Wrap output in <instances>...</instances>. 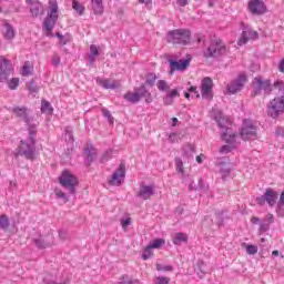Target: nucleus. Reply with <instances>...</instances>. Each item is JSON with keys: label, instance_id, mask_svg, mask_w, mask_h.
I'll return each mask as SVG.
<instances>
[{"label": "nucleus", "instance_id": "obj_1", "mask_svg": "<svg viewBox=\"0 0 284 284\" xmlns=\"http://www.w3.org/2000/svg\"><path fill=\"white\" fill-rule=\"evenodd\" d=\"M37 130L29 128L28 140H21L20 145L16 149V159L24 156L28 161H34V152H37Z\"/></svg>", "mask_w": 284, "mask_h": 284}, {"label": "nucleus", "instance_id": "obj_2", "mask_svg": "<svg viewBox=\"0 0 284 284\" xmlns=\"http://www.w3.org/2000/svg\"><path fill=\"white\" fill-rule=\"evenodd\" d=\"M274 88L277 90L276 97L267 105V114L271 119H278L284 114V82L275 81Z\"/></svg>", "mask_w": 284, "mask_h": 284}, {"label": "nucleus", "instance_id": "obj_3", "mask_svg": "<svg viewBox=\"0 0 284 284\" xmlns=\"http://www.w3.org/2000/svg\"><path fill=\"white\" fill-rule=\"evenodd\" d=\"M192 32L186 29H175L169 31L166 34L168 43H173L174 45H187L191 41Z\"/></svg>", "mask_w": 284, "mask_h": 284}, {"label": "nucleus", "instance_id": "obj_4", "mask_svg": "<svg viewBox=\"0 0 284 284\" xmlns=\"http://www.w3.org/2000/svg\"><path fill=\"white\" fill-rule=\"evenodd\" d=\"M59 183L62 185L64 190L68 191V194H72L74 196L77 194V186L79 185V179L75 178L70 171H62Z\"/></svg>", "mask_w": 284, "mask_h": 284}, {"label": "nucleus", "instance_id": "obj_5", "mask_svg": "<svg viewBox=\"0 0 284 284\" xmlns=\"http://www.w3.org/2000/svg\"><path fill=\"white\" fill-rule=\"evenodd\" d=\"M123 99L130 103H139L141 99H144L145 103H152V93H150L145 84H141L140 88L135 89V92L125 93Z\"/></svg>", "mask_w": 284, "mask_h": 284}, {"label": "nucleus", "instance_id": "obj_6", "mask_svg": "<svg viewBox=\"0 0 284 284\" xmlns=\"http://www.w3.org/2000/svg\"><path fill=\"white\" fill-rule=\"evenodd\" d=\"M215 121L219 128H221L222 130H225L222 132V135H221L223 141H225V143H229V144L236 143V133H230L232 132V129L225 126V124L227 123V120L223 116L222 112L216 113Z\"/></svg>", "mask_w": 284, "mask_h": 284}, {"label": "nucleus", "instance_id": "obj_7", "mask_svg": "<svg viewBox=\"0 0 284 284\" xmlns=\"http://www.w3.org/2000/svg\"><path fill=\"white\" fill-rule=\"evenodd\" d=\"M59 20V4L57 2H50V13H48L47 18L43 22V28L47 32H52L54 26H57V21Z\"/></svg>", "mask_w": 284, "mask_h": 284}, {"label": "nucleus", "instance_id": "obj_8", "mask_svg": "<svg viewBox=\"0 0 284 284\" xmlns=\"http://www.w3.org/2000/svg\"><path fill=\"white\" fill-rule=\"evenodd\" d=\"M257 129L256 125L252 122V120L246 119L243 121L242 126L240 129V136L243 141H250L252 139H256Z\"/></svg>", "mask_w": 284, "mask_h": 284}, {"label": "nucleus", "instance_id": "obj_9", "mask_svg": "<svg viewBox=\"0 0 284 284\" xmlns=\"http://www.w3.org/2000/svg\"><path fill=\"white\" fill-rule=\"evenodd\" d=\"M227 52V48L221 39L215 42H211L210 47L206 49L205 57H212L213 59H219Z\"/></svg>", "mask_w": 284, "mask_h": 284}, {"label": "nucleus", "instance_id": "obj_10", "mask_svg": "<svg viewBox=\"0 0 284 284\" xmlns=\"http://www.w3.org/2000/svg\"><path fill=\"white\" fill-rule=\"evenodd\" d=\"M253 85L255 88L253 92V97H258L261 91L263 90L266 94H272V81L271 80H263L261 77H256L253 80Z\"/></svg>", "mask_w": 284, "mask_h": 284}, {"label": "nucleus", "instance_id": "obj_11", "mask_svg": "<svg viewBox=\"0 0 284 284\" xmlns=\"http://www.w3.org/2000/svg\"><path fill=\"white\" fill-rule=\"evenodd\" d=\"M278 199V193L272 189H267L263 195L256 197L257 205H265L267 203L270 207H274L276 205V200Z\"/></svg>", "mask_w": 284, "mask_h": 284}, {"label": "nucleus", "instance_id": "obj_12", "mask_svg": "<svg viewBox=\"0 0 284 284\" xmlns=\"http://www.w3.org/2000/svg\"><path fill=\"white\" fill-rule=\"evenodd\" d=\"M123 183H125V163L121 162L109 180V185H115L119 187L123 185Z\"/></svg>", "mask_w": 284, "mask_h": 284}, {"label": "nucleus", "instance_id": "obj_13", "mask_svg": "<svg viewBox=\"0 0 284 284\" xmlns=\"http://www.w3.org/2000/svg\"><path fill=\"white\" fill-rule=\"evenodd\" d=\"M12 74V61L0 55V83H6Z\"/></svg>", "mask_w": 284, "mask_h": 284}, {"label": "nucleus", "instance_id": "obj_14", "mask_svg": "<svg viewBox=\"0 0 284 284\" xmlns=\"http://www.w3.org/2000/svg\"><path fill=\"white\" fill-rule=\"evenodd\" d=\"M245 83H247V75L240 74L235 80L227 84L229 94H236V92H241Z\"/></svg>", "mask_w": 284, "mask_h": 284}, {"label": "nucleus", "instance_id": "obj_15", "mask_svg": "<svg viewBox=\"0 0 284 284\" xmlns=\"http://www.w3.org/2000/svg\"><path fill=\"white\" fill-rule=\"evenodd\" d=\"M190 61H192V58H186L184 60H169V65L171 71L169 72V74H174V72L179 71V72H183V70H187V68H190Z\"/></svg>", "mask_w": 284, "mask_h": 284}, {"label": "nucleus", "instance_id": "obj_16", "mask_svg": "<svg viewBox=\"0 0 284 284\" xmlns=\"http://www.w3.org/2000/svg\"><path fill=\"white\" fill-rule=\"evenodd\" d=\"M11 112L18 118L21 119L27 125H29V129L32 128L34 130V125L30 124V114L29 109L27 106H13L11 109Z\"/></svg>", "mask_w": 284, "mask_h": 284}, {"label": "nucleus", "instance_id": "obj_17", "mask_svg": "<svg viewBox=\"0 0 284 284\" xmlns=\"http://www.w3.org/2000/svg\"><path fill=\"white\" fill-rule=\"evenodd\" d=\"M214 85V82L212 81V78L206 77L202 80L201 84V92H202V99H207V101H212L214 95L212 94V88Z\"/></svg>", "mask_w": 284, "mask_h": 284}, {"label": "nucleus", "instance_id": "obj_18", "mask_svg": "<svg viewBox=\"0 0 284 284\" xmlns=\"http://www.w3.org/2000/svg\"><path fill=\"white\" fill-rule=\"evenodd\" d=\"M248 10L253 14H265L267 12V7L265 6V2L263 0H251L248 2Z\"/></svg>", "mask_w": 284, "mask_h": 284}, {"label": "nucleus", "instance_id": "obj_19", "mask_svg": "<svg viewBox=\"0 0 284 284\" xmlns=\"http://www.w3.org/2000/svg\"><path fill=\"white\" fill-rule=\"evenodd\" d=\"M26 3L30 4V12L32 17H43V14H45L43 3H41L39 0H26Z\"/></svg>", "mask_w": 284, "mask_h": 284}, {"label": "nucleus", "instance_id": "obj_20", "mask_svg": "<svg viewBox=\"0 0 284 284\" xmlns=\"http://www.w3.org/2000/svg\"><path fill=\"white\" fill-rule=\"evenodd\" d=\"M251 39H258V32L250 28H245L239 40V45H245V43H247V41H250Z\"/></svg>", "mask_w": 284, "mask_h": 284}, {"label": "nucleus", "instance_id": "obj_21", "mask_svg": "<svg viewBox=\"0 0 284 284\" xmlns=\"http://www.w3.org/2000/svg\"><path fill=\"white\" fill-rule=\"evenodd\" d=\"M136 196L139 199H143V201H148L150 196H154V186L153 185H141L140 191Z\"/></svg>", "mask_w": 284, "mask_h": 284}, {"label": "nucleus", "instance_id": "obj_22", "mask_svg": "<svg viewBox=\"0 0 284 284\" xmlns=\"http://www.w3.org/2000/svg\"><path fill=\"white\" fill-rule=\"evenodd\" d=\"M84 156L85 165H92V163H94V159H97V149H94L93 145L84 148Z\"/></svg>", "mask_w": 284, "mask_h": 284}, {"label": "nucleus", "instance_id": "obj_23", "mask_svg": "<svg viewBox=\"0 0 284 284\" xmlns=\"http://www.w3.org/2000/svg\"><path fill=\"white\" fill-rule=\"evenodd\" d=\"M225 219H227V212L219 211V212H215L214 219H212L211 221L214 225H217V227H223V223L225 222Z\"/></svg>", "mask_w": 284, "mask_h": 284}, {"label": "nucleus", "instance_id": "obj_24", "mask_svg": "<svg viewBox=\"0 0 284 284\" xmlns=\"http://www.w3.org/2000/svg\"><path fill=\"white\" fill-rule=\"evenodd\" d=\"M99 85L104 88V90H116V88H119V83L110 79L100 80Z\"/></svg>", "mask_w": 284, "mask_h": 284}, {"label": "nucleus", "instance_id": "obj_25", "mask_svg": "<svg viewBox=\"0 0 284 284\" xmlns=\"http://www.w3.org/2000/svg\"><path fill=\"white\" fill-rule=\"evenodd\" d=\"M205 262H203L202 260H199L195 264V272L197 274V276H200V278H203V276H205V274H207V271L205 270Z\"/></svg>", "mask_w": 284, "mask_h": 284}, {"label": "nucleus", "instance_id": "obj_26", "mask_svg": "<svg viewBox=\"0 0 284 284\" xmlns=\"http://www.w3.org/2000/svg\"><path fill=\"white\" fill-rule=\"evenodd\" d=\"M94 14H103V0H91Z\"/></svg>", "mask_w": 284, "mask_h": 284}, {"label": "nucleus", "instance_id": "obj_27", "mask_svg": "<svg viewBox=\"0 0 284 284\" xmlns=\"http://www.w3.org/2000/svg\"><path fill=\"white\" fill-rule=\"evenodd\" d=\"M173 243L175 245H183V243H187V234L185 233H175V236L173 237Z\"/></svg>", "mask_w": 284, "mask_h": 284}, {"label": "nucleus", "instance_id": "obj_28", "mask_svg": "<svg viewBox=\"0 0 284 284\" xmlns=\"http://www.w3.org/2000/svg\"><path fill=\"white\" fill-rule=\"evenodd\" d=\"M4 28H6V32H4V39H7V41H10L14 38V28H12V24L6 22L4 23Z\"/></svg>", "mask_w": 284, "mask_h": 284}, {"label": "nucleus", "instance_id": "obj_29", "mask_svg": "<svg viewBox=\"0 0 284 284\" xmlns=\"http://www.w3.org/2000/svg\"><path fill=\"white\" fill-rule=\"evenodd\" d=\"M41 112L43 114H52L54 112V109L52 108V104L48 100H42L41 102Z\"/></svg>", "mask_w": 284, "mask_h": 284}, {"label": "nucleus", "instance_id": "obj_30", "mask_svg": "<svg viewBox=\"0 0 284 284\" xmlns=\"http://www.w3.org/2000/svg\"><path fill=\"white\" fill-rule=\"evenodd\" d=\"M189 190L192 191V190H207V186H205V183L203 182V179H199L197 180V184H195L194 182H191L189 184Z\"/></svg>", "mask_w": 284, "mask_h": 284}, {"label": "nucleus", "instance_id": "obj_31", "mask_svg": "<svg viewBox=\"0 0 284 284\" xmlns=\"http://www.w3.org/2000/svg\"><path fill=\"white\" fill-rule=\"evenodd\" d=\"M32 243H34L36 247L38 250H45V247H50L52 245L51 243L45 242V240L39 237V239H32Z\"/></svg>", "mask_w": 284, "mask_h": 284}, {"label": "nucleus", "instance_id": "obj_32", "mask_svg": "<svg viewBox=\"0 0 284 284\" xmlns=\"http://www.w3.org/2000/svg\"><path fill=\"white\" fill-rule=\"evenodd\" d=\"M72 8L73 10H75V12H78V14L83 16L85 12V7L81 3H79V1L77 0H72Z\"/></svg>", "mask_w": 284, "mask_h": 284}, {"label": "nucleus", "instance_id": "obj_33", "mask_svg": "<svg viewBox=\"0 0 284 284\" xmlns=\"http://www.w3.org/2000/svg\"><path fill=\"white\" fill-rule=\"evenodd\" d=\"M154 83H156V74L155 73H148L144 85H149V88H154Z\"/></svg>", "mask_w": 284, "mask_h": 284}, {"label": "nucleus", "instance_id": "obj_34", "mask_svg": "<svg viewBox=\"0 0 284 284\" xmlns=\"http://www.w3.org/2000/svg\"><path fill=\"white\" fill-rule=\"evenodd\" d=\"M164 244H165V240L156 239V240H153L152 242H150L149 246L152 250H160V247H163Z\"/></svg>", "mask_w": 284, "mask_h": 284}, {"label": "nucleus", "instance_id": "obj_35", "mask_svg": "<svg viewBox=\"0 0 284 284\" xmlns=\"http://www.w3.org/2000/svg\"><path fill=\"white\" fill-rule=\"evenodd\" d=\"M10 227V219L8 215H0V229L1 230H8Z\"/></svg>", "mask_w": 284, "mask_h": 284}, {"label": "nucleus", "instance_id": "obj_36", "mask_svg": "<svg viewBox=\"0 0 284 284\" xmlns=\"http://www.w3.org/2000/svg\"><path fill=\"white\" fill-rule=\"evenodd\" d=\"M220 172H222V179H225V176H230V166L225 162H220Z\"/></svg>", "mask_w": 284, "mask_h": 284}, {"label": "nucleus", "instance_id": "obj_37", "mask_svg": "<svg viewBox=\"0 0 284 284\" xmlns=\"http://www.w3.org/2000/svg\"><path fill=\"white\" fill-rule=\"evenodd\" d=\"M64 139L68 143H72L74 141V133L70 126L65 128V135Z\"/></svg>", "mask_w": 284, "mask_h": 284}, {"label": "nucleus", "instance_id": "obj_38", "mask_svg": "<svg viewBox=\"0 0 284 284\" xmlns=\"http://www.w3.org/2000/svg\"><path fill=\"white\" fill-rule=\"evenodd\" d=\"M152 246H150V245H148L145 248H144V251H143V253H142V260L143 261H148V258H152Z\"/></svg>", "mask_w": 284, "mask_h": 284}, {"label": "nucleus", "instance_id": "obj_39", "mask_svg": "<svg viewBox=\"0 0 284 284\" xmlns=\"http://www.w3.org/2000/svg\"><path fill=\"white\" fill-rule=\"evenodd\" d=\"M156 87L160 92H165V90L170 89L165 80H159Z\"/></svg>", "mask_w": 284, "mask_h": 284}, {"label": "nucleus", "instance_id": "obj_40", "mask_svg": "<svg viewBox=\"0 0 284 284\" xmlns=\"http://www.w3.org/2000/svg\"><path fill=\"white\" fill-rule=\"evenodd\" d=\"M102 114H103V116H105V119H108L110 125H112L114 123V118L112 116V113L110 112V110L102 109Z\"/></svg>", "mask_w": 284, "mask_h": 284}, {"label": "nucleus", "instance_id": "obj_41", "mask_svg": "<svg viewBox=\"0 0 284 284\" xmlns=\"http://www.w3.org/2000/svg\"><path fill=\"white\" fill-rule=\"evenodd\" d=\"M155 267H156L158 272H172V270H173L172 265L164 266V265H162L160 263H158L155 265Z\"/></svg>", "mask_w": 284, "mask_h": 284}, {"label": "nucleus", "instance_id": "obj_42", "mask_svg": "<svg viewBox=\"0 0 284 284\" xmlns=\"http://www.w3.org/2000/svg\"><path fill=\"white\" fill-rule=\"evenodd\" d=\"M71 41H72V36L65 34V36L63 37V39H60L59 43H60V45H62V48H63V45H68V43H70Z\"/></svg>", "mask_w": 284, "mask_h": 284}, {"label": "nucleus", "instance_id": "obj_43", "mask_svg": "<svg viewBox=\"0 0 284 284\" xmlns=\"http://www.w3.org/2000/svg\"><path fill=\"white\" fill-rule=\"evenodd\" d=\"M258 252V247L256 245H247L246 246V253L250 254V255H254Z\"/></svg>", "mask_w": 284, "mask_h": 284}, {"label": "nucleus", "instance_id": "obj_44", "mask_svg": "<svg viewBox=\"0 0 284 284\" xmlns=\"http://www.w3.org/2000/svg\"><path fill=\"white\" fill-rule=\"evenodd\" d=\"M10 90H16L19 88V78H12L9 82Z\"/></svg>", "mask_w": 284, "mask_h": 284}, {"label": "nucleus", "instance_id": "obj_45", "mask_svg": "<svg viewBox=\"0 0 284 284\" xmlns=\"http://www.w3.org/2000/svg\"><path fill=\"white\" fill-rule=\"evenodd\" d=\"M176 172H183V160L181 158L175 159Z\"/></svg>", "mask_w": 284, "mask_h": 284}, {"label": "nucleus", "instance_id": "obj_46", "mask_svg": "<svg viewBox=\"0 0 284 284\" xmlns=\"http://www.w3.org/2000/svg\"><path fill=\"white\" fill-rule=\"evenodd\" d=\"M260 232L265 234V232H270V224L266 222L260 223Z\"/></svg>", "mask_w": 284, "mask_h": 284}, {"label": "nucleus", "instance_id": "obj_47", "mask_svg": "<svg viewBox=\"0 0 284 284\" xmlns=\"http://www.w3.org/2000/svg\"><path fill=\"white\" fill-rule=\"evenodd\" d=\"M30 65H28V62L24 63L23 68H22V77H30Z\"/></svg>", "mask_w": 284, "mask_h": 284}, {"label": "nucleus", "instance_id": "obj_48", "mask_svg": "<svg viewBox=\"0 0 284 284\" xmlns=\"http://www.w3.org/2000/svg\"><path fill=\"white\" fill-rule=\"evenodd\" d=\"M28 90L30 92H39V87H37V84H34V81H30L28 83Z\"/></svg>", "mask_w": 284, "mask_h": 284}, {"label": "nucleus", "instance_id": "obj_49", "mask_svg": "<svg viewBox=\"0 0 284 284\" xmlns=\"http://www.w3.org/2000/svg\"><path fill=\"white\" fill-rule=\"evenodd\" d=\"M55 196H57L58 199H63V200H64V203H68V201H70V200L68 199V195H65V193H63L62 191H55Z\"/></svg>", "mask_w": 284, "mask_h": 284}, {"label": "nucleus", "instance_id": "obj_50", "mask_svg": "<svg viewBox=\"0 0 284 284\" xmlns=\"http://www.w3.org/2000/svg\"><path fill=\"white\" fill-rule=\"evenodd\" d=\"M220 152L222 154H230V152H232V146L231 145H223L221 149H220Z\"/></svg>", "mask_w": 284, "mask_h": 284}, {"label": "nucleus", "instance_id": "obj_51", "mask_svg": "<svg viewBox=\"0 0 284 284\" xmlns=\"http://www.w3.org/2000/svg\"><path fill=\"white\" fill-rule=\"evenodd\" d=\"M90 55H92V57H99V49L97 48V45H94V44H91L90 45Z\"/></svg>", "mask_w": 284, "mask_h": 284}, {"label": "nucleus", "instance_id": "obj_52", "mask_svg": "<svg viewBox=\"0 0 284 284\" xmlns=\"http://www.w3.org/2000/svg\"><path fill=\"white\" fill-rule=\"evenodd\" d=\"M52 63L53 65L57 68L58 65H60L61 63V57H59V54H53V58H52Z\"/></svg>", "mask_w": 284, "mask_h": 284}, {"label": "nucleus", "instance_id": "obj_53", "mask_svg": "<svg viewBox=\"0 0 284 284\" xmlns=\"http://www.w3.org/2000/svg\"><path fill=\"white\" fill-rule=\"evenodd\" d=\"M166 95L170 97L171 99H174L176 97H181V93H179V90L174 89L168 92Z\"/></svg>", "mask_w": 284, "mask_h": 284}, {"label": "nucleus", "instance_id": "obj_54", "mask_svg": "<svg viewBox=\"0 0 284 284\" xmlns=\"http://www.w3.org/2000/svg\"><path fill=\"white\" fill-rule=\"evenodd\" d=\"M264 221V223H268V225H272V223H274V215L272 213L266 214Z\"/></svg>", "mask_w": 284, "mask_h": 284}, {"label": "nucleus", "instance_id": "obj_55", "mask_svg": "<svg viewBox=\"0 0 284 284\" xmlns=\"http://www.w3.org/2000/svg\"><path fill=\"white\" fill-rule=\"evenodd\" d=\"M156 278H158V282L155 284H168V283H170V277L160 276V277H156Z\"/></svg>", "mask_w": 284, "mask_h": 284}, {"label": "nucleus", "instance_id": "obj_56", "mask_svg": "<svg viewBox=\"0 0 284 284\" xmlns=\"http://www.w3.org/2000/svg\"><path fill=\"white\" fill-rule=\"evenodd\" d=\"M276 214H277V216H284V205H281L277 203Z\"/></svg>", "mask_w": 284, "mask_h": 284}, {"label": "nucleus", "instance_id": "obj_57", "mask_svg": "<svg viewBox=\"0 0 284 284\" xmlns=\"http://www.w3.org/2000/svg\"><path fill=\"white\" fill-rule=\"evenodd\" d=\"M59 237H60L62 241H65V239H68V231H65V230H60V231H59Z\"/></svg>", "mask_w": 284, "mask_h": 284}, {"label": "nucleus", "instance_id": "obj_58", "mask_svg": "<svg viewBox=\"0 0 284 284\" xmlns=\"http://www.w3.org/2000/svg\"><path fill=\"white\" fill-rule=\"evenodd\" d=\"M172 103H174L173 98H170V95L166 94L164 98V105H172Z\"/></svg>", "mask_w": 284, "mask_h": 284}, {"label": "nucleus", "instance_id": "obj_59", "mask_svg": "<svg viewBox=\"0 0 284 284\" xmlns=\"http://www.w3.org/2000/svg\"><path fill=\"white\" fill-rule=\"evenodd\" d=\"M122 227H128V225H132V219L128 217L125 220H122Z\"/></svg>", "mask_w": 284, "mask_h": 284}, {"label": "nucleus", "instance_id": "obj_60", "mask_svg": "<svg viewBox=\"0 0 284 284\" xmlns=\"http://www.w3.org/2000/svg\"><path fill=\"white\" fill-rule=\"evenodd\" d=\"M176 3L181 8H185V6H187L190 3V1L189 0H176Z\"/></svg>", "mask_w": 284, "mask_h": 284}, {"label": "nucleus", "instance_id": "obj_61", "mask_svg": "<svg viewBox=\"0 0 284 284\" xmlns=\"http://www.w3.org/2000/svg\"><path fill=\"white\" fill-rule=\"evenodd\" d=\"M111 154H112V151H106V152L102 155V161H109Z\"/></svg>", "mask_w": 284, "mask_h": 284}, {"label": "nucleus", "instance_id": "obj_62", "mask_svg": "<svg viewBox=\"0 0 284 284\" xmlns=\"http://www.w3.org/2000/svg\"><path fill=\"white\" fill-rule=\"evenodd\" d=\"M140 3H144L146 8H152V0H139Z\"/></svg>", "mask_w": 284, "mask_h": 284}, {"label": "nucleus", "instance_id": "obj_63", "mask_svg": "<svg viewBox=\"0 0 284 284\" xmlns=\"http://www.w3.org/2000/svg\"><path fill=\"white\" fill-rule=\"evenodd\" d=\"M280 205H284V191L280 195V200L277 202Z\"/></svg>", "mask_w": 284, "mask_h": 284}, {"label": "nucleus", "instance_id": "obj_64", "mask_svg": "<svg viewBox=\"0 0 284 284\" xmlns=\"http://www.w3.org/2000/svg\"><path fill=\"white\" fill-rule=\"evenodd\" d=\"M280 72H284V59L280 62Z\"/></svg>", "mask_w": 284, "mask_h": 284}]
</instances>
